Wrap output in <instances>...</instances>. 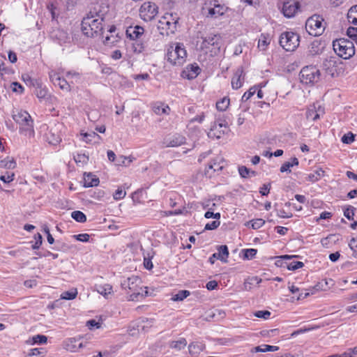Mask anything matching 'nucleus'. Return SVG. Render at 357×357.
<instances>
[{"mask_svg":"<svg viewBox=\"0 0 357 357\" xmlns=\"http://www.w3.org/2000/svg\"><path fill=\"white\" fill-rule=\"evenodd\" d=\"M103 17L96 13V16L91 12L82 21V31L87 36L94 37L103 33Z\"/></svg>","mask_w":357,"mask_h":357,"instance_id":"f257e3e1","label":"nucleus"},{"mask_svg":"<svg viewBox=\"0 0 357 357\" xmlns=\"http://www.w3.org/2000/svg\"><path fill=\"white\" fill-rule=\"evenodd\" d=\"M140 282V278L137 276L128 278L121 282V287L123 289H128L132 292L129 296V301H138L148 295L147 290L144 291L142 287H139V284Z\"/></svg>","mask_w":357,"mask_h":357,"instance_id":"f03ea898","label":"nucleus"},{"mask_svg":"<svg viewBox=\"0 0 357 357\" xmlns=\"http://www.w3.org/2000/svg\"><path fill=\"white\" fill-rule=\"evenodd\" d=\"M12 117L13 120L20 125V131L29 137L34 134L33 120L30 114L21 109H16L13 112Z\"/></svg>","mask_w":357,"mask_h":357,"instance_id":"7ed1b4c3","label":"nucleus"},{"mask_svg":"<svg viewBox=\"0 0 357 357\" xmlns=\"http://www.w3.org/2000/svg\"><path fill=\"white\" fill-rule=\"evenodd\" d=\"M176 14L165 13L158 21V29L162 36L173 34L176 31L178 23Z\"/></svg>","mask_w":357,"mask_h":357,"instance_id":"20e7f679","label":"nucleus"},{"mask_svg":"<svg viewBox=\"0 0 357 357\" xmlns=\"http://www.w3.org/2000/svg\"><path fill=\"white\" fill-rule=\"evenodd\" d=\"M144 29L142 26L137 25L135 26H129L126 30V36L130 40H135L132 43L133 51L139 54L144 52L147 46L146 42L139 40L140 37L144 34Z\"/></svg>","mask_w":357,"mask_h":357,"instance_id":"39448f33","label":"nucleus"},{"mask_svg":"<svg viewBox=\"0 0 357 357\" xmlns=\"http://www.w3.org/2000/svg\"><path fill=\"white\" fill-rule=\"evenodd\" d=\"M187 52L183 43H176L167 49V60L173 65L181 66L185 61Z\"/></svg>","mask_w":357,"mask_h":357,"instance_id":"423d86ee","label":"nucleus"},{"mask_svg":"<svg viewBox=\"0 0 357 357\" xmlns=\"http://www.w3.org/2000/svg\"><path fill=\"white\" fill-rule=\"evenodd\" d=\"M333 46L337 55L344 59L351 58L355 54L353 42L345 38H340L333 41Z\"/></svg>","mask_w":357,"mask_h":357,"instance_id":"0eeeda50","label":"nucleus"},{"mask_svg":"<svg viewBox=\"0 0 357 357\" xmlns=\"http://www.w3.org/2000/svg\"><path fill=\"white\" fill-rule=\"evenodd\" d=\"M279 43L286 51H294L299 46L300 36L292 31H285L281 33Z\"/></svg>","mask_w":357,"mask_h":357,"instance_id":"6e6552de","label":"nucleus"},{"mask_svg":"<svg viewBox=\"0 0 357 357\" xmlns=\"http://www.w3.org/2000/svg\"><path fill=\"white\" fill-rule=\"evenodd\" d=\"M323 22L324 19L322 17L319 15H314L307 20L305 29L310 35L319 36L325 30Z\"/></svg>","mask_w":357,"mask_h":357,"instance_id":"1a4fd4ad","label":"nucleus"},{"mask_svg":"<svg viewBox=\"0 0 357 357\" xmlns=\"http://www.w3.org/2000/svg\"><path fill=\"white\" fill-rule=\"evenodd\" d=\"M299 79L303 84H313L319 81L320 72L314 66L303 67L299 74Z\"/></svg>","mask_w":357,"mask_h":357,"instance_id":"9d476101","label":"nucleus"},{"mask_svg":"<svg viewBox=\"0 0 357 357\" xmlns=\"http://www.w3.org/2000/svg\"><path fill=\"white\" fill-rule=\"evenodd\" d=\"M229 120L227 116L225 114H220L216 117V120L211 126V130L208 133V136L210 137H216L217 139H220L222 135L225 133V130L218 131V132H215L217 130V128H225L227 129L228 128V121Z\"/></svg>","mask_w":357,"mask_h":357,"instance_id":"9b49d317","label":"nucleus"},{"mask_svg":"<svg viewBox=\"0 0 357 357\" xmlns=\"http://www.w3.org/2000/svg\"><path fill=\"white\" fill-rule=\"evenodd\" d=\"M158 6L154 3L144 2L140 7V17L145 22L152 20L158 14Z\"/></svg>","mask_w":357,"mask_h":357,"instance_id":"f8f14e48","label":"nucleus"},{"mask_svg":"<svg viewBox=\"0 0 357 357\" xmlns=\"http://www.w3.org/2000/svg\"><path fill=\"white\" fill-rule=\"evenodd\" d=\"M186 142V138L180 134H169L165 136L162 140V144L165 147H177Z\"/></svg>","mask_w":357,"mask_h":357,"instance_id":"ddd939ff","label":"nucleus"},{"mask_svg":"<svg viewBox=\"0 0 357 357\" xmlns=\"http://www.w3.org/2000/svg\"><path fill=\"white\" fill-rule=\"evenodd\" d=\"M209 4L210 7L207 8L206 17L217 18L223 15L227 10L226 6L218 3V0H213Z\"/></svg>","mask_w":357,"mask_h":357,"instance_id":"4468645a","label":"nucleus"},{"mask_svg":"<svg viewBox=\"0 0 357 357\" xmlns=\"http://www.w3.org/2000/svg\"><path fill=\"white\" fill-rule=\"evenodd\" d=\"M300 8V3L296 0H289L283 3L282 13L288 18L295 15Z\"/></svg>","mask_w":357,"mask_h":357,"instance_id":"2eb2a0df","label":"nucleus"},{"mask_svg":"<svg viewBox=\"0 0 357 357\" xmlns=\"http://www.w3.org/2000/svg\"><path fill=\"white\" fill-rule=\"evenodd\" d=\"M218 252L213 253L209 258L208 261L213 264L216 259H219L222 262H227L229 257V250L226 245H220L218 248Z\"/></svg>","mask_w":357,"mask_h":357,"instance_id":"dca6fc26","label":"nucleus"},{"mask_svg":"<svg viewBox=\"0 0 357 357\" xmlns=\"http://www.w3.org/2000/svg\"><path fill=\"white\" fill-rule=\"evenodd\" d=\"M201 68L197 63L190 64L182 71L181 76L188 79H193L198 76Z\"/></svg>","mask_w":357,"mask_h":357,"instance_id":"f3484780","label":"nucleus"},{"mask_svg":"<svg viewBox=\"0 0 357 357\" xmlns=\"http://www.w3.org/2000/svg\"><path fill=\"white\" fill-rule=\"evenodd\" d=\"M49 77L50 81L54 84L58 85L61 89L69 90L70 85L67 81L60 77V76L54 70L49 73Z\"/></svg>","mask_w":357,"mask_h":357,"instance_id":"a211bd4d","label":"nucleus"},{"mask_svg":"<svg viewBox=\"0 0 357 357\" xmlns=\"http://www.w3.org/2000/svg\"><path fill=\"white\" fill-rule=\"evenodd\" d=\"M224 167V160L221 158H216L213 159L208 165V167L205 170V174L211 176V174H210L209 171L213 169V172L220 171Z\"/></svg>","mask_w":357,"mask_h":357,"instance_id":"6ab92c4d","label":"nucleus"},{"mask_svg":"<svg viewBox=\"0 0 357 357\" xmlns=\"http://www.w3.org/2000/svg\"><path fill=\"white\" fill-rule=\"evenodd\" d=\"M244 81L243 70L242 68H238L235 72L231 79V86L234 89H238L242 86Z\"/></svg>","mask_w":357,"mask_h":357,"instance_id":"aec40b11","label":"nucleus"},{"mask_svg":"<svg viewBox=\"0 0 357 357\" xmlns=\"http://www.w3.org/2000/svg\"><path fill=\"white\" fill-rule=\"evenodd\" d=\"M206 345L202 342H192L188 345L189 354L192 357H197L205 349Z\"/></svg>","mask_w":357,"mask_h":357,"instance_id":"412c9836","label":"nucleus"},{"mask_svg":"<svg viewBox=\"0 0 357 357\" xmlns=\"http://www.w3.org/2000/svg\"><path fill=\"white\" fill-rule=\"evenodd\" d=\"M322 68L328 75L333 77L336 72V61L331 58L326 59L322 63Z\"/></svg>","mask_w":357,"mask_h":357,"instance_id":"4be33fe9","label":"nucleus"},{"mask_svg":"<svg viewBox=\"0 0 357 357\" xmlns=\"http://www.w3.org/2000/svg\"><path fill=\"white\" fill-rule=\"evenodd\" d=\"M100 183L99 178L92 173L84 174V188H90L97 186Z\"/></svg>","mask_w":357,"mask_h":357,"instance_id":"5701e85b","label":"nucleus"},{"mask_svg":"<svg viewBox=\"0 0 357 357\" xmlns=\"http://www.w3.org/2000/svg\"><path fill=\"white\" fill-rule=\"evenodd\" d=\"M324 114V109L319 106L318 109L314 105L309 107L305 113L307 119L316 121L320 117V114Z\"/></svg>","mask_w":357,"mask_h":357,"instance_id":"b1692460","label":"nucleus"},{"mask_svg":"<svg viewBox=\"0 0 357 357\" xmlns=\"http://www.w3.org/2000/svg\"><path fill=\"white\" fill-rule=\"evenodd\" d=\"M220 40V35L211 33L203 38L202 45L207 48L209 45L214 46L218 45Z\"/></svg>","mask_w":357,"mask_h":357,"instance_id":"393cba45","label":"nucleus"},{"mask_svg":"<svg viewBox=\"0 0 357 357\" xmlns=\"http://www.w3.org/2000/svg\"><path fill=\"white\" fill-rule=\"evenodd\" d=\"M77 343V341L75 338H70L65 342L64 347L70 352H75L77 351L79 348L82 347V342L79 344Z\"/></svg>","mask_w":357,"mask_h":357,"instance_id":"a878e982","label":"nucleus"},{"mask_svg":"<svg viewBox=\"0 0 357 357\" xmlns=\"http://www.w3.org/2000/svg\"><path fill=\"white\" fill-rule=\"evenodd\" d=\"M324 171L321 168L315 170L314 172L306 174L305 180L310 182H315L320 179L324 175Z\"/></svg>","mask_w":357,"mask_h":357,"instance_id":"bb28decb","label":"nucleus"},{"mask_svg":"<svg viewBox=\"0 0 357 357\" xmlns=\"http://www.w3.org/2000/svg\"><path fill=\"white\" fill-rule=\"evenodd\" d=\"M16 167V162L13 158H10L9 157L0 160V167H3L8 169H13Z\"/></svg>","mask_w":357,"mask_h":357,"instance_id":"cd10ccee","label":"nucleus"},{"mask_svg":"<svg viewBox=\"0 0 357 357\" xmlns=\"http://www.w3.org/2000/svg\"><path fill=\"white\" fill-rule=\"evenodd\" d=\"M47 140L49 144L56 146L61 142V138L57 133L52 132L51 130L48 134H47Z\"/></svg>","mask_w":357,"mask_h":357,"instance_id":"c85d7f7f","label":"nucleus"},{"mask_svg":"<svg viewBox=\"0 0 357 357\" xmlns=\"http://www.w3.org/2000/svg\"><path fill=\"white\" fill-rule=\"evenodd\" d=\"M96 290L99 294L103 295L105 297H107V295L112 294V287L109 284H105L103 285H97Z\"/></svg>","mask_w":357,"mask_h":357,"instance_id":"c756f323","label":"nucleus"},{"mask_svg":"<svg viewBox=\"0 0 357 357\" xmlns=\"http://www.w3.org/2000/svg\"><path fill=\"white\" fill-rule=\"evenodd\" d=\"M279 349L277 346H272L268 344H262L260 346L255 347L254 350L256 352H267V351H276Z\"/></svg>","mask_w":357,"mask_h":357,"instance_id":"7c9ffc66","label":"nucleus"},{"mask_svg":"<svg viewBox=\"0 0 357 357\" xmlns=\"http://www.w3.org/2000/svg\"><path fill=\"white\" fill-rule=\"evenodd\" d=\"M187 344V341L185 338H181L177 341H172L169 344V347L172 349H175L178 351L183 349Z\"/></svg>","mask_w":357,"mask_h":357,"instance_id":"2f4dec72","label":"nucleus"},{"mask_svg":"<svg viewBox=\"0 0 357 357\" xmlns=\"http://www.w3.org/2000/svg\"><path fill=\"white\" fill-rule=\"evenodd\" d=\"M153 109L156 114H168L170 108L168 105L160 103L153 106Z\"/></svg>","mask_w":357,"mask_h":357,"instance_id":"473e14b6","label":"nucleus"},{"mask_svg":"<svg viewBox=\"0 0 357 357\" xmlns=\"http://www.w3.org/2000/svg\"><path fill=\"white\" fill-rule=\"evenodd\" d=\"M71 217L78 222H85L86 221V215L80 211H75L71 213Z\"/></svg>","mask_w":357,"mask_h":357,"instance_id":"72a5a7b5","label":"nucleus"},{"mask_svg":"<svg viewBox=\"0 0 357 357\" xmlns=\"http://www.w3.org/2000/svg\"><path fill=\"white\" fill-rule=\"evenodd\" d=\"M321 50L320 43L318 41H314L310 45L309 54L312 56L319 54L321 52Z\"/></svg>","mask_w":357,"mask_h":357,"instance_id":"f704fd0d","label":"nucleus"},{"mask_svg":"<svg viewBox=\"0 0 357 357\" xmlns=\"http://www.w3.org/2000/svg\"><path fill=\"white\" fill-rule=\"evenodd\" d=\"M77 295V289H72L70 291L63 292L61 294V298L64 300H73L76 298Z\"/></svg>","mask_w":357,"mask_h":357,"instance_id":"c9c22d12","label":"nucleus"},{"mask_svg":"<svg viewBox=\"0 0 357 357\" xmlns=\"http://www.w3.org/2000/svg\"><path fill=\"white\" fill-rule=\"evenodd\" d=\"M270 38L268 35L261 34L258 42V47L262 50H265L270 43Z\"/></svg>","mask_w":357,"mask_h":357,"instance_id":"e433bc0d","label":"nucleus"},{"mask_svg":"<svg viewBox=\"0 0 357 357\" xmlns=\"http://www.w3.org/2000/svg\"><path fill=\"white\" fill-rule=\"evenodd\" d=\"M229 105V98L224 97L222 100L217 102L216 108L219 111H225Z\"/></svg>","mask_w":357,"mask_h":357,"instance_id":"4c0bfd02","label":"nucleus"},{"mask_svg":"<svg viewBox=\"0 0 357 357\" xmlns=\"http://www.w3.org/2000/svg\"><path fill=\"white\" fill-rule=\"evenodd\" d=\"M190 294L188 290H181L173 296L172 300L174 301H181Z\"/></svg>","mask_w":357,"mask_h":357,"instance_id":"58836bf2","label":"nucleus"},{"mask_svg":"<svg viewBox=\"0 0 357 357\" xmlns=\"http://www.w3.org/2000/svg\"><path fill=\"white\" fill-rule=\"evenodd\" d=\"M286 266L289 270L295 271L300 268H302L304 266V264L302 261H293L290 262H285Z\"/></svg>","mask_w":357,"mask_h":357,"instance_id":"ea45409f","label":"nucleus"},{"mask_svg":"<svg viewBox=\"0 0 357 357\" xmlns=\"http://www.w3.org/2000/svg\"><path fill=\"white\" fill-rule=\"evenodd\" d=\"M242 252H243V257L245 259H251L255 257L257 250L254 248L244 249L242 250Z\"/></svg>","mask_w":357,"mask_h":357,"instance_id":"a19ab883","label":"nucleus"},{"mask_svg":"<svg viewBox=\"0 0 357 357\" xmlns=\"http://www.w3.org/2000/svg\"><path fill=\"white\" fill-rule=\"evenodd\" d=\"M250 224L251 225V227L253 229H257L261 228L265 224V221L263 219L258 218V219L252 220L250 221L249 222H248V225H250Z\"/></svg>","mask_w":357,"mask_h":357,"instance_id":"79ce46f5","label":"nucleus"},{"mask_svg":"<svg viewBox=\"0 0 357 357\" xmlns=\"http://www.w3.org/2000/svg\"><path fill=\"white\" fill-rule=\"evenodd\" d=\"M132 162V159L130 157L120 155L117 160V165L128 166Z\"/></svg>","mask_w":357,"mask_h":357,"instance_id":"37998d69","label":"nucleus"},{"mask_svg":"<svg viewBox=\"0 0 357 357\" xmlns=\"http://www.w3.org/2000/svg\"><path fill=\"white\" fill-rule=\"evenodd\" d=\"M271 313L268 310H259L254 312V315L257 318L268 319Z\"/></svg>","mask_w":357,"mask_h":357,"instance_id":"c03bdc74","label":"nucleus"},{"mask_svg":"<svg viewBox=\"0 0 357 357\" xmlns=\"http://www.w3.org/2000/svg\"><path fill=\"white\" fill-rule=\"evenodd\" d=\"M347 34L351 39H352L356 43H357V28L356 27L349 26L347 29Z\"/></svg>","mask_w":357,"mask_h":357,"instance_id":"a18cd8bd","label":"nucleus"},{"mask_svg":"<svg viewBox=\"0 0 357 357\" xmlns=\"http://www.w3.org/2000/svg\"><path fill=\"white\" fill-rule=\"evenodd\" d=\"M100 138V135H98L95 132H86L83 134V140L86 142V143H91L93 138Z\"/></svg>","mask_w":357,"mask_h":357,"instance_id":"49530a36","label":"nucleus"},{"mask_svg":"<svg viewBox=\"0 0 357 357\" xmlns=\"http://www.w3.org/2000/svg\"><path fill=\"white\" fill-rule=\"evenodd\" d=\"M355 135L349 132L345 135H344L342 137V142L344 144H351L354 141Z\"/></svg>","mask_w":357,"mask_h":357,"instance_id":"de8ad7c7","label":"nucleus"},{"mask_svg":"<svg viewBox=\"0 0 357 357\" xmlns=\"http://www.w3.org/2000/svg\"><path fill=\"white\" fill-rule=\"evenodd\" d=\"M257 91L255 86L251 87L248 91H246L242 96V101H247L249 100Z\"/></svg>","mask_w":357,"mask_h":357,"instance_id":"09e8293b","label":"nucleus"},{"mask_svg":"<svg viewBox=\"0 0 357 357\" xmlns=\"http://www.w3.org/2000/svg\"><path fill=\"white\" fill-rule=\"evenodd\" d=\"M32 340H33V343L40 344H45L47 341V337L43 335H37L36 336H33Z\"/></svg>","mask_w":357,"mask_h":357,"instance_id":"8fccbe9b","label":"nucleus"},{"mask_svg":"<svg viewBox=\"0 0 357 357\" xmlns=\"http://www.w3.org/2000/svg\"><path fill=\"white\" fill-rule=\"evenodd\" d=\"M355 208L349 206L344 210V215L349 220H352L354 215Z\"/></svg>","mask_w":357,"mask_h":357,"instance_id":"3c124183","label":"nucleus"},{"mask_svg":"<svg viewBox=\"0 0 357 357\" xmlns=\"http://www.w3.org/2000/svg\"><path fill=\"white\" fill-rule=\"evenodd\" d=\"M238 172L242 178L250 177V169L247 168L245 166L238 167Z\"/></svg>","mask_w":357,"mask_h":357,"instance_id":"603ef678","label":"nucleus"},{"mask_svg":"<svg viewBox=\"0 0 357 357\" xmlns=\"http://www.w3.org/2000/svg\"><path fill=\"white\" fill-rule=\"evenodd\" d=\"M36 242L32 245V248L33 250H37L40 248V246L42 245L43 243V237L40 234L38 233L34 236Z\"/></svg>","mask_w":357,"mask_h":357,"instance_id":"864d4df0","label":"nucleus"},{"mask_svg":"<svg viewBox=\"0 0 357 357\" xmlns=\"http://www.w3.org/2000/svg\"><path fill=\"white\" fill-rule=\"evenodd\" d=\"M220 222L219 220H213L210 223H207L205 225L204 229L206 230H213V229L218 228L220 226Z\"/></svg>","mask_w":357,"mask_h":357,"instance_id":"5fc2aeb1","label":"nucleus"},{"mask_svg":"<svg viewBox=\"0 0 357 357\" xmlns=\"http://www.w3.org/2000/svg\"><path fill=\"white\" fill-rule=\"evenodd\" d=\"M126 192L121 188H118L113 195L114 199L119 200L123 199L126 196Z\"/></svg>","mask_w":357,"mask_h":357,"instance_id":"6e6d98bb","label":"nucleus"},{"mask_svg":"<svg viewBox=\"0 0 357 357\" xmlns=\"http://www.w3.org/2000/svg\"><path fill=\"white\" fill-rule=\"evenodd\" d=\"M73 237L79 241L88 242L89 240L90 236L88 234H79L77 235H74Z\"/></svg>","mask_w":357,"mask_h":357,"instance_id":"4d7b16f0","label":"nucleus"},{"mask_svg":"<svg viewBox=\"0 0 357 357\" xmlns=\"http://www.w3.org/2000/svg\"><path fill=\"white\" fill-rule=\"evenodd\" d=\"M14 177H15V174L12 173L10 174H8L7 176H5V175L1 176L0 180L6 183H9L13 181Z\"/></svg>","mask_w":357,"mask_h":357,"instance_id":"13d9d810","label":"nucleus"},{"mask_svg":"<svg viewBox=\"0 0 357 357\" xmlns=\"http://www.w3.org/2000/svg\"><path fill=\"white\" fill-rule=\"evenodd\" d=\"M350 248L354 251L355 257H357V238H353L349 244Z\"/></svg>","mask_w":357,"mask_h":357,"instance_id":"bf43d9fd","label":"nucleus"},{"mask_svg":"<svg viewBox=\"0 0 357 357\" xmlns=\"http://www.w3.org/2000/svg\"><path fill=\"white\" fill-rule=\"evenodd\" d=\"M204 217L206 218H214V219H216V220H218L220 218V213H214L212 211H208L205 213Z\"/></svg>","mask_w":357,"mask_h":357,"instance_id":"052dcab7","label":"nucleus"},{"mask_svg":"<svg viewBox=\"0 0 357 357\" xmlns=\"http://www.w3.org/2000/svg\"><path fill=\"white\" fill-rule=\"evenodd\" d=\"M12 86L14 92L22 93L24 91V87L17 82H13Z\"/></svg>","mask_w":357,"mask_h":357,"instance_id":"680f3d73","label":"nucleus"},{"mask_svg":"<svg viewBox=\"0 0 357 357\" xmlns=\"http://www.w3.org/2000/svg\"><path fill=\"white\" fill-rule=\"evenodd\" d=\"M270 188H271L270 183L264 184L263 186L261 188L259 192L263 196L267 195L270 192Z\"/></svg>","mask_w":357,"mask_h":357,"instance_id":"e2e57ef3","label":"nucleus"},{"mask_svg":"<svg viewBox=\"0 0 357 357\" xmlns=\"http://www.w3.org/2000/svg\"><path fill=\"white\" fill-rule=\"evenodd\" d=\"M292 167V164L290 162H285L280 167L281 172H291L290 168Z\"/></svg>","mask_w":357,"mask_h":357,"instance_id":"0e129e2a","label":"nucleus"},{"mask_svg":"<svg viewBox=\"0 0 357 357\" xmlns=\"http://www.w3.org/2000/svg\"><path fill=\"white\" fill-rule=\"evenodd\" d=\"M86 326L89 328V329H92L93 327H96L97 328H100V323L97 322L95 319H90L86 322Z\"/></svg>","mask_w":357,"mask_h":357,"instance_id":"69168bd1","label":"nucleus"},{"mask_svg":"<svg viewBox=\"0 0 357 357\" xmlns=\"http://www.w3.org/2000/svg\"><path fill=\"white\" fill-rule=\"evenodd\" d=\"M314 328H300L298 330H296L294 331L291 334V337H295L299 334L304 333L305 332L310 331V330L313 329Z\"/></svg>","mask_w":357,"mask_h":357,"instance_id":"338daca9","label":"nucleus"},{"mask_svg":"<svg viewBox=\"0 0 357 357\" xmlns=\"http://www.w3.org/2000/svg\"><path fill=\"white\" fill-rule=\"evenodd\" d=\"M206 287L208 290H213L218 287V282L215 280H211L206 283Z\"/></svg>","mask_w":357,"mask_h":357,"instance_id":"774afa93","label":"nucleus"}]
</instances>
